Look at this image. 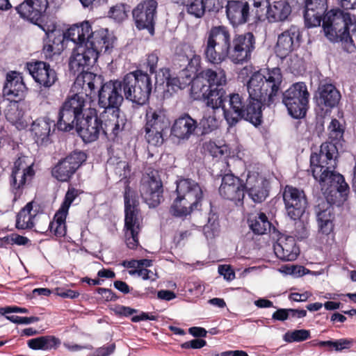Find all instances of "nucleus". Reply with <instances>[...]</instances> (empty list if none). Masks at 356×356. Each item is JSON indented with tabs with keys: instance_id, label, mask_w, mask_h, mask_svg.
<instances>
[{
	"instance_id": "obj_40",
	"label": "nucleus",
	"mask_w": 356,
	"mask_h": 356,
	"mask_svg": "<svg viewBox=\"0 0 356 356\" xmlns=\"http://www.w3.org/2000/svg\"><path fill=\"white\" fill-rule=\"evenodd\" d=\"M42 29L47 36V41L44 40L42 53L47 59H52L55 54L59 53L60 48L58 46L60 44L62 40L60 38H58L57 42L56 41V38L54 31H46L43 27Z\"/></svg>"
},
{
	"instance_id": "obj_47",
	"label": "nucleus",
	"mask_w": 356,
	"mask_h": 356,
	"mask_svg": "<svg viewBox=\"0 0 356 356\" xmlns=\"http://www.w3.org/2000/svg\"><path fill=\"white\" fill-rule=\"evenodd\" d=\"M354 343V339L350 338H341L337 340L322 341L321 345L324 346L327 351L335 350L341 352L345 349L350 348Z\"/></svg>"
},
{
	"instance_id": "obj_32",
	"label": "nucleus",
	"mask_w": 356,
	"mask_h": 356,
	"mask_svg": "<svg viewBox=\"0 0 356 356\" xmlns=\"http://www.w3.org/2000/svg\"><path fill=\"white\" fill-rule=\"evenodd\" d=\"M57 128L56 122L49 116L36 119L31 125V132L34 135L37 143L43 144L47 142L50 133Z\"/></svg>"
},
{
	"instance_id": "obj_33",
	"label": "nucleus",
	"mask_w": 356,
	"mask_h": 356,
	"mask_svg": "<svg viewBox=\"0 0 356 356\" xmlns=\"http://www.w3.org/2000/svg\"><path fill=\"white\" fill-rule=\"evenodd\" d=\"M34 175L24 173H10L9 175V186L11 193L14 195L13 200L16 201L21 197L25 188L29 185Z\"/></svg>"
},
{
	"instance_id": "obj_1",
	"label": "nucleus",
	"mask_w": 356,
	"mask_h": 356,
	"mask_svg": "<svg viewBox=\"0 0 356 356\" xmlns=\"http://www.w3.org/2000/svg\"><path fill=\"white\" fill-rule=\"evenodd\" d=\"M283 75L280 67L267 68L254 72L247 82L248 97L238 93L227 95L224 88L201 90L192 94L202 99L213 111L222 108L229 127L236 126L244 120L255 127L262 124V108L273 104L281 90Z\"/></svg>"
},
{
	"instance_id": "obj_61",
	"label": "nucleus",
	"mask_w": 356,
	"mask_h": 356,
	"mask_svg": "<svg viewBox=\"0 0 356 356\" xmlns=\"http://www.w3.org/2000/svg\"><path fill=\"white\" fill-rule=\"evenodd\" d=\"M207 345V341L203 339H195L186 341L181 344L184 349H200Z\"/></svg>"
},
{
	"instance_id": "obj_12",
	"label": "nucleus",
	"mask_w": 356,
	"mask_h": 356,
	"mask_svg": "<svg viewBox=\"0 0 356 356\" xmlns=\"http://www.w3.org/2000/svg\"><path fill=\"white\" fill-rule=\"evenodd\" d=\"M156 0H143L132 10V18L136 29L146 31L151 36L155 34V26L158 16Z\"/></svg>"
},
{
	"instance_id": "obj_52",
	"label": "nucleus",
	"mask_w": 356,
	"mask_h": 356,
	"mask_svg": "<svg viewBox=\"0 0 356 356\" xmlns=\"http://www.w3.org/2000/svg\"><path fill=\"white\" fill-rule=\"evenodd\" d=\"M310 338V331L305 329L288 331L283 336V339L286 343L301 342Z\"/></svg>"
},
{
	"instance_id": "obj_48",
	"label": "nucleus",
	"mask_w": 356,
	"mask_h": 356,
	"mask_svg": "<svg viewBox=\"0 0 356 356\" xmlns=\"http://www.w3.org/2000/svg\"><path fill=\"white\" fill-rule=\"evenodd\" d=\"M201 56L195 51L193 56H191V58L188 59V61L184 65L185 67L182 70L183 75L190 79L192 77H197L201 68Z\"/></svg>"
},
{
	"instance_id": "obj_24",
	"label": "nucleus",
	"mask_w": 356,
	"mask_h": 356,
	"mask_svg": "<svg viewBox=\"0 0 356 356\" xmlns=\"http://www.w3.org/2000/svg\"><path fill=\"white\" fill-rule=\"evenodd\" d=\"M139 191L142 199L149 207H156L163 201V183L159 178L154 176L145 177Z\"/></svg>"
},
{
	"instance_id": "obj_45",
	"label": "nucleus",
	"mask_w": 356,
	"mask_h": 356,
	"mask_svg": "<svg viewBox=\"0 0 356 356\" xmlns=\"http://www.w3.org/2000/svg\"><path fill=\"white\" fill-rule=\"evenodd\" d=\"M216 111L212 113H205L202 118L200 120L198 125L202 129V134L206 135L216 130L219 127V120L216 116Z\"/></svg>"
},
{
	"instance_id": "obj_41",
	"label": "nucleus",
	"mask_w": 356,
	"mask_h": 356,
	"mask_svg": "<svg viewBox=\"0 0 356 356\" xmlns=\"http://www.w3.org/2000/svg\"><path fill=\"white\" fill-rule=\"evenodd\" d=\"M33 202H28L17 215L16 228L18 229H31L33 227L32 221L35 214H32Z\"/></svg>"
},
{
	"instance_id": "obj_42",
	"label": "nucleus",
	"mask_w": 356,
	"mask_h": 356,
	"mask_svg": "<svg viewBox=\"0 0 356 356\" xmlns=\"http://www.w3.org/2000/svg\"><path fill=\"white\" fill-rule=\"evenodd\" d=\"M328 143H333L335 145H342V142L344 141L343 135L345 132V126L342 124L336 118L332 119L330 124L327 127Z\"/></svg>"
},
{
	"instance_id": "obj_4",
	"label": "nucleus",
	"mask_w": 356,
	"mask_h": 356,
	"mask_svg": "<svg viewBox=\"0 0 356 356\" xmlns=\"http://www.w3.org/2000/svg\"><path fill=\"white\" fill-rule=\"evenodd\" d=\"M177 197L169 208V213L175 218H186L194 211L203 198L200 186L191 179H181L176 181Z\"/></svg>"
},
{
	"instance_id": "obj_2",
	"label": "nucleus",
	"mask_w": 356,
	"mask_h": 356,
	"mask_svg": "<svg viewBox=\"0 0 356 356\" xmlns=\"http://www.w3.org/2000/svg\"><path fill=\"white\" fill-rule=\"evenodd\" d=\"M303 17L307 29L320 26L325 36L332 42H341L342 49L353 53L356 46L350 34L349 25L352 24L349 13L339 9L328 10L327 0H305Z\"/></svg>"
},
{
	"instance_id": "obj_44",
	"label": "nucleus",
	"mask_w": 356,
	"mask_h": 356,
	"mask_svg": "<svg viewBox=\"0 0 356 356\" xmlns=\"http://www.w3.org/2000/svg\"><path fill=\"white\" fill-rule=\"evenodd\" d=\"M10 173H24L25 175H34L33 163L29 162L28 156L19 155L13 163Z\"/></svg>"
},
{
	"instance_id": "obj_10",
	"label": "nucleus",
	"mask_w": 356,
	"mask_h": 356,
	"mask_svg": "<svg viewBox=\"0 0 356 356\" xmlns=\"http://www.w3.org/2000/svg\"><path fill=\"white\" fill-rule=\"evenodd\" d=\"M309 93L304 82L292 84L282 93V102L293 118L305 117L309 104Z\"/></svg>"
},
{
	"instance_id": "obj_20",
	"label": "nucleus",
	"mask_w": 356,
	"mask_h": 356,
	"mask_svg": "<svg viewBox=\"0 0 356 356\" xmlns=\"http://www.w3.org/2000/svg\"><path fill=\"white\" fill-rule=\"evenodd\" d=\"M302 37L300 29L298 26L291 25L277 37L275 47L277 56L284 59L292 51L298 49L300 46Z\"/></svg>"
},
{
	"instance_id": "obj_22",
	"label": "nucleus",
	"mask_w": 356,
	"mask_h": 356,
	"mask_svg": "<svg viewBox=\"0 0 356 356\" xmlns=\"http://www.w3.org/2000/svg\"><path fill=\"white\" fill-rule=\"evenodd\" d=\"M84 143L97 140L102 133V124L95 108H90L88 113L74 127Z\"/></svg>"
},
{
	"instance_id": "obj_15",
	"label": "nucleus",
	"mask_w": 356,
	"mask_h": 356,
	"mask_svg": "<svg viewBox=\"0 0 356 356\" xmlns=\"http://www.w3.org/2000/svg\"><path fill=\"white\" fill-rule=\"evenodd\" d=\"M86 159L87 155L85 152L74 151L53 168L51 175L59 181H69Z\"/></svg>"
},
{
	"instance_id": "obj_19",
	"label": "nucleus",
	"mask_w": 356,
	"mask_h": 356,
	"mask_svg": "<svg viewBox=\"0 0 356 356\" xmlns=\"http://www.w3.org/2000/svg\"><path fill=\"white\" fill-rule=\"evenodd\" d=\"M74 59V55L72 54L69 61V68L72 73L74 75L77 74L74 83L75 86L76 85L81 86L82 90L85 91L86 96L95 95L98 86H101L102 83L103 79L102 76L89 72L93 65L81 66L79 69L74 68L71 65Z\"/></svg>"
},
{
	"instance_id": "obj_36",
	"label": "nucleus",
	"mask_w": 356,
	"mask_h": 356,
	"mask_svg": "<svg viewBox=\"0 0 356 356\" xmlns=\"http://www.w3.org/2000/svg\"><path fill=\"white\" fill-rule=\"evenodd\" d=\"M125 242L127 246L131 250H135L139 245L138 234L140 232L139 220H135L132 217L124 218Z\"/></svg>"
},
{
	"instance_id": "obj_31",
	"label": "nucleus",
	"mask_w": 356,
	"mask_h": 356,
	"mask_svg": "<svg viewBox=\"0 0 356 356\" xmlns=\"http://www.w3.org/2000/svg\"><path fill=\"white\" fill-rule=\"evenodd\" d=\"M273 248L277 257L282 261H294L300 253L295 238L291 236L280 237Z\"/></svg>"
},
{
	"instance_id": "obj_39",
	"label": "nucleus",
	"mask_w": 356,
	"mask_h": 356,
	"mask_svg": "<svg viewBox=\"0 0 356 356\" xmlns=\"http://www.w3.org/2000/svg\"><path fill=\"white\" fill-rule=\"evenodd\" d=\"M68 213L58 210L54 220L49 222L48 229L56 237H63L67 232L66 218Z\"/></svg>"
},
{
	"instance_id": "obj_9",
	"label": "nucleus",
	"mask_w": 356,
	"mask_h": 356,
	"mask_svg": "<svg viewBox=\"0 0 356 356\" xmlns=\"http://www.w3.org/2000/svg\"><path fill=\"white\" fill-rule=\"evenodd\" d=\"M86 99L79 93L68 96L59 108L57 116V129L60 131H70L86 115L83 113Z\"/></svg>"
},
{
	"instance_id": "obj_37",
	"label": "nucleus",
	"mask_w": 356,
	"mask_h": 356,
	"mask_svg": "<svg viewBox=\"0 0 356 356\" xmlns=\"http://www.w3.org/2000/svg\"><path fill=\"white\" fill-rule=\"evenodd\" d=\"M10 103L5 110L6 120L13 124H21L24 116L23 99H9Z\"/></svg>"
},
{
	"instance_id": "obj_14",
	"label": "nucleus",
	"mask_w": 356,
	"mask_h": 356,
	"mask_svg": "<svg viewBox=\"0 0 356 356\" xmlns=\"http://www.w3.org/2000/svg\"><path fill=\"white\" fill-rule=\"evenodd\" d=\"M227 84V75L225 71L222 68L214 70L207 68L200 72L197 78L193 80L191 90V94H200L201 90H209V88H224Z\"/></svg>"
},
{
	"instance_id": "obj_21",
	"label": "nucleus",
	"mask_w": 356,
	"mask_h": 356,
	"mask_svg": "<svg viewBox=\"0 0 356 356\" xmlns=\"http://www.w3.org/2000/svg\"><path fill=\"white\" fill-rule=\"evenodd\" d=\"M219 194L225 200L242 206L245 197V183L233 174H225L222 178Z\"/></svg>"
},
{
	"instance_id": "obj_62",
	"label": "nucleus",
	"mask_w": 356,
	"mask_h": 356,
	"mask_svg": "<svg viewBox=\"0 0 356 356\" xmlns=\"http://www.w3.org/2000/svg\"><path fill=\"white\" fill-rule=\"evenodd\" d=\"M95 291L96 293L102 295L104 300L107 302L116 301L119 298V296L110 289L99 287L96 289Z\"/></svg>"
},
{
	"instance_id": "obj_53",
	"label": "nucleus",
	"mask_w": 356,
	"mask_h": 356,
	"mask_svg": "<svg viewBox=\"0 0 356 356\" xmlns=\"http://www.w3.org/2000/svg\"><path fill=\"white\" fill-rule=\"evenodd\" d=\"M83 192L72 186H69L65 193L64 200L58 210L68 213L69 209L74 200Z\"/></svg>"
},
{
	"instance_id": "obj_59",
	"label": "nucleus",
	"mask_w": 356,
	"mask_h": 356,
	"mask_svg": "<svg viewBox=\"0 0 356 356\" xmlns=\"http://www.w3.org/2000/svg\"><path fill=\"white\" fill-rule=\"evenodd\" d=\"M4 240L7 244H17L18 245H25L29 241V239L27 237L17 234H12L10 236L4 237Z\"/></svg>"
},
{
	"instance_id": "obj_7",
	"label": "nucleus",
	"mask_w": 356,
	"mask_h": 356,
	"mask_svg": "<svg viewBox=\"0 0 356 356\" xmlns=\"http://www.w3.org/2000/svg\"><path fill=\"white\" fill-rule=\"evenodd\" d=\"M232 40L229 29L225 25L213 26L207 31L204 55L207 62L218 65L227 59Z\"/></svg>"
},
{
	"instance_id": "obj_16",
	"label": "nucleus",
	"mask_w": 356,
	"mask_h": 356,
	"mask_svg": "<svg viewBox=\"0 0 356 356\" xmlns=\"http://www.w3.org/2000/svg\"><path fill=\"white\" fill-rule=\"evenodd\" d=\"M282 196L289 217L294 220L300 219L307 206V199L304 191L286 185Z\"/></svg>"
},
{
	"instance_id": "obj_49",
	"label": "nucleus",
	"mask_w": 356,
	"mask_h": 356,
	"mask_svg": "<svg viewBox=\"0 0 356 356\" xmlns=\"http://www.w3.org/2000/svg\"><path fill=\"white\" fill-rule=\"evenodd\" d=\"M253 8L252 13H254L255 21H265L269 7L270 6V0H249Z\"/></svg>"
},
{
	"instance_id": "obj_13",
	"label": "nucleus",
	"mask_w": 356,
	"mask_h": 356,
	"mask_svg": "<svg viewBox=\"0 0 356 356\" xmlns=\"http://www.w3.org/2000/svg\"><path fill=\"white\" fill-rule=\"evenodd\" d=\"M120 80H113L102 83L98 92V106L103 109L120 110L124 101Z\"/></svg>"
},
{
	"instance_id": "obj_43",
	"label": "nucleus",
	"mask_w": 356,
	"mask_h": 356,
	"mask_svg": "<svg viewBox=\"0 0 356 356\" xmlns=\"http://www.w3.org/2000/svg\"><path fill=\"white\" fill-rule=\"evenodd\" d=\"M195 51L193 46L188 43H182L177 46L173 58L175 65L179 67L186 65Z\"/></svg>"
},
{
	"instance_id": "obj_35",
	"label": "nucleus",
	"mask_w": 356,
	"mask_h": 356,
	"mask_svg": "<svg viewBox=\"0 0 356 356\" xmlns=\"http://www.w3.org/2000/svg\"><path fill=\"white\" fill-rule=\"evenodd\" d=\"M291 13V7L286 1H277L270 4L266 19L269 22H283Z\"/></svg>"
},
{
	"instance_id": "obj_46",
	"label": "nucleus",
	"mask_w": 356,
	"mask_h": 356,
	"mask_svg": "<svg viewBox=\"0 0 356 356\" xmlns=\"http://www.w3.org/2000/svg\"><path fill=\"white\" fill-rule=\"evenodd\" d=\"M130 8V6L126 3H117L110 8L108 17L117 22H122L127 19Z\"/></svg>"
},
{
	"instance_id": "obj_5",
	"label": "nucleus",
	"mask_w": 356,
	"mask_h": 356,
	"mask_svg": "<svg viewBox=\"0 0 356 356\" xmlns=\"http://www.w3.org/2000/svg\"><path fill=\"white\" fill-rule=\"evenodd\" d=\"M314 178L318 181L325 198L331 201L345 202L350 193V187L343 176L335 168L317 166L312 170Z\"/></svg>"
},
{
	"instance_id": "obj_63",
	"label": "nucleus",
	"mask_w": 356,
	"mask_h": 356,
	"mask_svg": "<svg viewBox=\"0 0 356 356\" xmlns=\"http://www.w3.org/2000/svg\"><path fill=\"white\" fill-rule=\"evenodd\" d=\"M155 78L157 83L163 84L167 83L170 76H171L170 70L169 68L163 67L161 68L159 72H156Z\"/></svg>"
},
{
	"instance_id": "obj_30",
	"label": "nucleus",
	"mask_w": 356,
	"mask_h": 356,
	"mask_svg": "<svg viewBox=\"0 0 356 356\" xmlns=\"http://www.w3.org/2000/svg\"><path fill=\"white\" fill-rule=\"evenodd\" d=\"M341 94L335 86L331 83L321 84L318 88L316 103L326 112L337 106L340 101Z\"/></svg>"
},
{
	"instance_id": "obj_25",
	"label": "nucleus",
	"mask_w": 356,
	"mask_h": 356,
	"mask_svg": "<svg viewBox=\"0 0 356 356\" xmlns=\"http://www.w3.org/2000/svg\"><path fill=\"white\" fill-rule=\"evenodd\" d=\"M99 120L102 124V134L108 138L115 140L124 129L126 119L120 116V110L104 109L100 113Z\"/></svg>"
},
{
	"instance_id": "obj_29",
	"label": "nucleus",
	"mask_w": 356,
	"mask_h": 356,
	"mask_svg": "<svg viewBox=\"0 0 356 356\" xmlns=\"http://www.w3.org/2000/svg\"><path fill=\"white\" fill-rule=\"evenodd\" d=\"M245 191L254 203H261L269 195V183L258 175H248L245 183Z\"/></svg>"
},
{
	"instance_id": "obj_38",
	"label": "nucleus",
	"mask_w": 356,
	"mask_h": 356,
	"mask_svg": "<svg viewBox=\"0 0 356 356\" xmlns=\"http://www.w3.org/2000/svg\"><path fill=\"white\" fill-rule=\"evenodd\" d=\"M249 227L254 234L262 235L270 229L271 222L268 220L266 215L260 212L254 217H250L248 220Z\"/></svg>"
},
{
	"instance_id": "obj_18",
	"label": "nucleus",
	"mask_w": 356,
	"mask_h": 356,
	"mask_svg": "<svg viewBox=\"0 0 356 356\" xmlns=\"http://www.w3.org/2000/svg\"><path fill=\"white\" fill-rule=\"evenodd\" d=\"M316 202L317 204L314 206V212L319 231L323 234L328 235L333 231L334 227L335 215L333 205L341 206L344 202L331 201L326 198H319Z\"/></svg>"
},
{
	"instance_id": "obj_3",
	"label": "nucleus",
	"mask_w": 356,
	"mask_h": 356,
	"mask_svg": "<svg viewBox=\"0 0 356 356\" xmlns=\"http://www.w3.org/2000/svg\"><path fill=\"white\" fill-rule=\"evenodd\" d=\"M63 38L70 40L76 44L72 55L74 59L72 66L94 65L99 55L113 49L114 37L107 29L99 28L92 30L88 21L71 26L63 33Z\"/></svg>"
},
{
	"instance_id": "obj_57",
	"label": "nucleus",
	"mask_w": 356,
	"mask_h": 356,
	"mask_svg": "<svg viewBox=\"0 0 356 356\" xmlns=\"http://www.w3.org/2000/svg\"><path fill=\"white\" fill-rule=\"evenodd\" d=\"M159 52L156 50L147 54L146 61L143 64L144 67L149 70V72L151 74L156 72V68L159 62Z\"/></svg>"
},
{
	"instance_id": "obj_51",
	"label": "nucleus",
	"mask_w": 356,
	"mask_h": 356,
	"mask_svg": "<svg viewBox=\"0 0 356 356\" xmlns=\"http://www.w3.org/2000/svg\"><path fill=\"white\" fill-rule=\"evenodd\" d=\"M226 145H218L216 142L210 140L202 144V152L205 155L211 156L213 158H221L227 152Z\"/></svg>"
},
{
	"instance_id": "obj_23",
	"label": "nucleus",
	"mask_w": 356,
	"mask_h": 356,
	"mask_svg": "<svg viewBox=\"0 0 356 356\" xmlns=\"http://www.w3.org/2000/svg\"><path fill=\"white\" fill-rule=\"evenodd\" d=\"M48 6L47 0H24L15 7V10L21 18L42 28L39 22H42Z\"/></svg>"
},
{
	"instance_id": "obj_6",
	"label": "nucleus",
	"mask_w": 356,
	"mask_h": 356,
	"mask_svg": "<svg viewBox=\"0 0 356 356\" xmlns=\"http://www.w3.org/2000/svg\"><path fill=\"white\" fill-rule=\"evenodd\" d=\"M120 83L127 100L138 106H143L149 101L152 82L147 72L141 70L131 72L120 80Z\"/></svg>"
},
{
	"instance_id": "obj_11",
	"label": "nucleus",
	"mask_w": 356,
	"mask_h": 356,
	"mask_svg": "<svg viewBox=\"0 0 356 356\" xmlns=\"http://www.w3.org/2000/svg\"><path fill=\"white\" fill-rule=\"evenodd\" d=\"M256 48V37L250 31L236 33L232 38L227 59L235 65H243L252 59Z\"/></svg>"
},
{
	"instance_id": "obj_34",
	"label": "nucleus",
	"mask_w": 356,
	"mask_h": 356,
	"mask_svg": "<svg viewBox=\"0 0 356 356\" xmlns=\"http://www.w3.org/2000/svg\"><path fill=\"white\" fill-rule=\"evenodd\" d=\"M124 213L125 218L132 217L135 220H139L138 218L139 209L138 197L135 191H132L129 180L125 181V186L124 191Z\"/></svg>"
},
{
	"instance_id": "obj_27",
	"label": "nucleus",
	"mask_w": 356,
	"mask_h": 356,
	"mask_svg": "<svg viewBox=\"0 0 356 356\" xmlns=\"http://www.w3.org/2000/svg\"><path fill=\"white\" fill-rule=\"evenodd\" d=\"M198 122L188 113H184L177 117L170 128V134L179 142L188 140L195 134Z\"/></svg>"
},
{
	"instance_id": "obj_8",
	"label": "nucleus",
	"mask_w": 356,
	"mask_h": 356,
	"mask_svg": "<svg viewBox=\"0 0 356 356\" xmlns=\"http://www.w3.org/2000/svg\"><path fill=\"white\" fill-rule=\"evenodd\" d=\"M145 119V136L147 143L154 146H161L170 127L166 110L162 106H148Z\"/></svg>"
},
{
	"instance_id": "obj_64",
	"label": "nucleus",
	"mask_w": 356,
	"mask_h": 356,
	"mask_svg": "<svg viewBox=\"0 0 356 356\" xmlns=\"http://www.w3.org/2000/svg\"><path fill=\"white\" fill-rule=\"evenodd\" d=\"M114 312L119 316L128 317L137 313L138 310L124 305H118L115 308Z\"/></svg>"
},
{
	"instance_id": "obj_26",
	"label": "nucleus",
	"mask_w": 356,
	"mask_h": 356,
	"mask_svg": "<svg viewBox=\"0 0 356 356\" xmlns=\"http://www.w3.org/2000/svg\"><path fill=\"white\" fill-rule=\"evenodd\" d=\"M225 12L228 21L234 27L247 23L251 13L250 3L246 0H227Z\"/></svg>"
},
{
	"instance_id": "obj_17",
	"label": "nucleus",
	"mask_w": 356,
	"mask_h": 356,
	"mask_svg": "<svg viewBox=\"0 0 356 356\" xmlns=\"http://www.w3.org/2000/svg\"><path fill=\"white\" fill-rule=\"evenodd\" d=\"M25 68L35 82L41 88L49 89L58 81L56 71L47 62L41 60L27 62Z\"/></svg>"
},
{
	"instance_id": "obj_28",
	"label": "nucleus",
	"mask_w": 356,
	"mask_h": 356,
	"mask_svg": "<svg viewBox=\"0 0 356 356\" xmlns=\"http://www.w3.org/2000/svg\"><path fill=\"white\" fill-rule=\"evenodd\" d=\"M338 155L337 146L333 143L325 142L320 147L319 153H312L310 156L311 169L317 166L336 168L337 157Z\"/></svg>"
},
{
	"instance_id": "obj_58",
	"label": "nucleus",
	"mask_w": 356,
	"mask_h": 356,
	"mask_svg": "<svg viewBox=\"0 0 356 356\" xmlns=\"http://www.w3.org/2000/svg\"><path fill=\"white\" fill-rule=\"evenodd\" d=\"M6 318L16 324H30L39 321L40 318L38 316H19L16 315L6 316Z\"/></svg>"
},
{
	"instance_id": "obj_50",
	"label": "nucleus",
	"mask_w": 356,
	"mask_h": 356,
	"mask_svg": "<svg viewBox=\"0 0 356 356\" xmlns=\"http://www.w3.org/2000/svg\"><path fill=\"white\" fill-rule=\"evenodd\" d=\"M27 90L28 88L22 80L16 85H12L11 88L10 87L7 88V85H4L3 92L8 99H24Z\"/></svg>"
},
{
	"instance_id": "obj_56",
	"label": "nucleus",
	"mask_w": 356,
	"mask_h": 356,
	"mask_svg": "<svg viewBox=\"0 0 356 356\" xmlns=\"http://www.w3.org/2000/svg\"><path fill=\"white\" fill-rule=\"evenodd\" d=\"M42 350L57 349L61 343L60 340L53 335L41 336Z\"/></svg>"
},
{
	"instance_id": "obj_55",
	"label": "nucleus",
	"mask_w": 356,
	"mask_h": 356,
	"mask_svg": "<svg viewBox=\"0 0 356 356\" xmlns=\"http://www.w3.org/2000/svg\"><path fill=\"white\" fill-rule=\"evenodd\" d=\"M227 0H202L207 11L211 13H218L225 9Z\"/></svg>"
},
{
	"instance_id": "obj_60",
	"label": "nucleus",
	"mask_w": 356,
	"mask_h": 356,
	"mask_svg": "<svg viewBox=\"0 0 356 356\" xmlns=\"http://www.w3.org/2000/svg\"><path fill=\"white\" fill-rule=\"evenodd\" d=\"M23 80L21 73L16 71H10L6 74V82L4 85H7V88H12V85H16Z\"/></svg>"
},
{
	"instance_id": "obj_54",
	"label": "nucleus",
	"mask_w": 356,
	"mask_h": 356,
	"mask_svg": "<svg viewBox=\"0 0 356 356\" xmlns=\"http://www.w3.org/2000/svg\"><path fill=\"white\" fill-rule=\"evenodd\" d=\"M186 7L189 14L197 18L202 17L207 11L204 5L202 3V0H193Z\"/></svg>"
}]
</instances>
